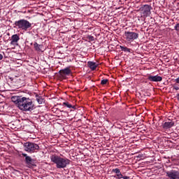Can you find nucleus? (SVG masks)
Returning <instances> with one entry per match:
<instances>
[{
  "instance_id": "25",
  "label": "nucleus",
  "mask_w": 179,
  "mask_h": 179,
  "mask_svg": "<svg viewBox=\"0 0 179 179\" xmlns=\"http://www.w3.org/2000/svg\"><path fill=\"white\" fill-rule=\"evenodd\" d=\"M175 82L179 85V77L175 79Z\"/></svg>"
},
{
  "instance_id": "21",
  "label": "nucleus",
  "mask_w": 179,
  "mask_h": 179,
  "mask_svg": "<svg viewBox=\"0 0 179 179\" xmlns=\"http://www.w3.org/2000/svg\"><path fill=\"white\" fill-rule=\"evenodd\" d=\"M107 82H108V80L107 79H103L101 81V84L102 85H107Z\"/></svg>"
},
{
  "instance_id": "11",
  "label": "nucleus",
  "mask_w": 179,
  "mask_h": 179,
  "mask_svg": "<svg viewBox=\"0 0 179 179\" xmlns=\"http://www.w3.org/2000/svg\"><path fill=\"white\" fill-rule=\"evenodd\" d=\"M20 40V37L17 34H14L11 36L10 45H17V42Z\"/></svg>"
},
{
  "instance_id": "17",
  "label": "nucleus",
  "mask_w": 179,
  "mask_h": 179,
  "mask_svg": "<svg viewBox=\"0 0 179 179\" xmlns=\"http://www.w3.org/2000/svg\"><path fill=\"white\" fill-rule=\"evenodd\" d=\"M120 50L124 52H131V49L128 48L127 46L120 45Z\"/></svg>"
},
{
  "instance_id": "15",
  "label": "nucleus",
  "mask_w": 179,
  "mask_h": 179,
  "mask_svg": "<svg viewBox=\"0 0 179 179\" xmlns=\"http://www.w3.org/2000/svg\"><path fill=\"white\" fill-rule=\"evenodd\" d=\"M87 65L89 68L92 69V71H94L97 66H99V64L94 62H88Z\"/></svg>"
},
{
  "instance_id": "24",
  "label": "nucleus",
  "mask_w": 179,
  "mask_h": 179,
  "mask_svg": "<svg viewBox=\"0 0 179 179\" xmlns=\"http://www.w3.org/2000/svg\"><path fill=\"white\" fill-rule=\"evenodd\" d=\"M174 29L176 30V31H179V23L176 24Z\"/></svg>"
},
{
  "instance_id": "26",
  "label": "nucleus",
  "mask_w": 179,
  "mask_h": 179,
  "mask_svg": "<svg viewBox=\"0 0 179 179\" xmlns=\"http://www.w3.org/2000/svg\"><path fill=\"white\" fill-rule=\"evenodd\" d=\"M3 58V55L2 54H0V61Z\"/></svg>"
},
{
  "instance_id": "12",
  "label": "nucleus",
  "mask_w": 179,
  "mask_h": 179,
  "mask_svg": "<svg viewBox=\"0 0 179 179\" xmlns=\"http://www.w3.org/2000/svg\"><path fill=\"white\" fill-rule=\"evenodd\" d=\"M174 124L175 123L173 121L165 122L162 124V128H164V129H170V128H173V127H174Z\"/></svg>"
},
{
  "instance_id": "6",
  "label": "nucleus",
  "mask_w": 179,
  "mask_h": 179,
  "mask_svg": "<svg viewBox=\"0 0 179 179\" xmlns=\"http://www.w3.org/2000/svg\"><path fill=\"white\" fill-rule=\"evenodd\" d=\"M124 37L127 41H134V40H136L138 37H139V34L136 32L125 31Z\"/></svg>"
},
{
  "instance_id": "29",
  "label": "nucleus",
  "mask_w": 179,
  "mask_h": 179,
  "mask_svg": "<svg viewBox=\"0 0 179 179\" xmlns=\"http://www.w3.org/2000/svg\"><path fill=\"white\" fill-rule=\"evenodd\" d=\"M136 157H139V156H136Z\"/></svg>"
},
{
  "instance_id": "8",
  "label": "nucleus",
  "mask_w": 179,
  "mask_h": 179,
  "mask_svg": "<svg viewBox=\"0 0 179 179\" xmlns=\"http://www.w3.org/2000/svg\"><path fill=\"white\" fill-rule=\"evenodd\" d=\"M25 164L29 169L36 167V159H34L31 157H25Z\"/></svg>"
},
{
  "instance_id": "23",
  "label": "nucleus",
  "mask_w": 179,
  "mask_h": 179,
  "mask_svg": "<svg viewBox=\"0 0 179 179\" xmlns=\"http://www.w3.org/2000/svg\"><path fill=\"white\" fill-rule=\"evenodd\" d=\"M87 38L90 41H94V37L93 36H88Z\"/></svg>"
},
{
  "instance_id": "28",
  "label": "nucleus",
  "mask_w": 179,
  "mask_h": 179,
  "mask_svg": "<svg viewBox=\"0 0 179 179\" xmlns=\"http://www.w3.org/2000/svg\"><path fill=\"white\" fill-rule=\"evenodd\" d=\"M24 157H29L27 154H22Z\"/></svg>"
},
{
  "instance_id": "27",
  "label": "nucleus",
  "mask_w": 179,
  "mask_h": 179,
  "mask_svg": "<svg viewBox=\"0 0 179 179\" xmlns=\"http://www.w3.org/2000/svg\"><path fill=\"white\" fill-rule=\"evenodd\" d=\"M177 100L179 101V94H176Z\"/></svg>"
},
{
  "instance_id": "2",
  "label": "nucleus",
  "mask_w": 179,
  "mask_h": 179,
  "mask_svg": "<svg viewBox=\"0 0 179 179\" xmlns=\"http://www.w3.org/2000/svg\"><path fill=\"white\" fill-rule=\"evenodd\" d=\"M14 24L16 26V27H17V29H20V30H24V31L31 30V23L24 19L15 21Z\"/></svg>"
},
{
  "instance_id": "1",
  "label": "nucleus",
  "mask_w": 179,
  "mask_h": 179,
  "mask_svg": "<svg viewBox=\"0 0 179 179\" xmlns=\"http://www.w3.org/2000/svg\"><path fill=\"white\" fill-rule=\"evenodd\" d=\"M18 108L21 111H24L25 113H31V111L36 108L34 101L29 97L23 96L20 102Z\"/></svg>"
},
{
  "instance_id": "3",
  "label": "nucleus",
  "mask_w": 179,
  "mask_h": 179,
  "mask_svg": "<svg viewBox=\"0 0 179 179\" xmlns=\"http://www.w3.org/2000/svg\"><path fill=\"white\" fill-rule=\"evenodd\" d=\"M51 160L57 169H65L69 164V159L62 157H52Z\"/></svg>"
},
{
  "instance_id": "16",
  "label": "nucleus",
  "mask_w": 179,
  "mask_h": 179,
  "mask_svg": "<svg viewBox=\"0 0 179 179\" xmlns=\"http://www.w3.org/2000/svg\"><path fill=\"white\" fill-rule=\"evenodd\" d=\"M36 101L38 103V104H43V103H44V99H43V96L36 95Z\"/></svg>"
},
{
  "instance_id": "13",
  "label": "nucleus",
  "mask_w": 179,
  "mask_h": 179,
  "mask_svg": "<svg viewBox=\"0 0 179 179\" xmlns=\"http://www.w3.org/2000/svg\"><path fill=\"white\" fill-rule=\"evenodd\" d=\"M59 73H60V76L62 77V78H65V76L66 75H70L71 74V70L69 69V68L66 67V69H62L59 71Z\"/></svg>"
},
{
  "instance_id": "19",
  "label": "nucleus",
  "mask_w": 179,
  "mask_h": 179,
  "mask_svg": "<svg viewBox=\"0 0 179 179\" xmlns=\"http://www.w3.org/2000/svg\"><path fill=\"white\" fill-rule=\"evenodd\" d=\"M112 172H113V173H115L116 176H117V174L121 173V171H120V169H118V168H116V169H113V170H112Z\"/></svg>"
},
{
  "instance_id": "20",
  "label": "nucleus",
  "mask_w": 179,
  "mask_h": 179,
  "mask_svg": "<svg viewBox=\"0 0 179 179\" xmlns=\"http://www.w3.org/2000/svg\"><path fill=\"white\" fill-rule=\"evenodd\" d=\"M173 90H179V87L177 84L173 85Z\"/></svg>"
},
{
  "instance_id": "18",
  "label": "nucleus",
  "mask_w": 179,
  "mask_h": 179,
  "mask_svg": "<svg viewBox=\"0 0 179 179\" xmlns=\"http://www.w3.org/2000/svg\"><path fill=\"white\" fill-rule=\"evenodd\" d=\"M63 106L67 107V108H75V106H72L69 102H64Z\"/></svg>"
},
{
  "instance_id": "5",
  "label": "nucleus",
  "mask_w": 179,
  "mask_h": 179,
  "mask_svg": "<svg viewBox=\"0 0 179 179\" xmlns=\"http://www.w3.org/2000/svg\"><path fill=\"white\" fill-rule=\"evenodd\" d=\"M152 7L148 4H145L140 8L141 11V16L143 17H148L152 14Z\"/></svg>"
},
{
  "instance_id": "7",
  "label": "nucleus",
  "mask_w": 179,
  "mask_h": 179,
  "mask_svg": "<svg viewBox=\"0 0 179 179\" xmlns=\"http://www.w3.org/2000/svg\"><path fill=\"white\" fill-rule=\"evenodd\" d=\"M169 179H179V171L171 170L166 173Z\"/></svg>"
},
{
  "instance_id": "10",
  "label": "nucleus",
  "mask_w": 179,
  "mask_h": 179,
  "mask_svg": "<svg viewBox=\"0 0 179 179\" xmlns=\"http://www.w3.org/2000/svg\"><path fill=\"white\" fill-rule=\"evenodd\" d=\"M148 80L150 82H162L163 80V78L159 76H148Z\"/></svg>"
},
{
  "instance_id": "4",
  "label": "nucleus",
  "mask_w": 179,
  "mask_h": 179,
  "mask_svg": "<svg viewBox=\"0 0 179 179\" xmlns=\"http://www.w3.org/2000/svg\"><path fill=\"white\" fill-rule=\"evenodd\" d=\"M24 150L26 152H29V153H34L36 150H38L40 149V146L36 143L27 142L24 143Z\"/></svg>"
},
{
  "instance_id": "22",
  "label": "nucleus",
  "mask_w": 179,
  "mask_h": 179,
  "mask_svg": "<svg viewBox=\"0 0 179 179\" xmlns=\"http://www.w3.org/2000/svg\"><path fill=\"white\" fill-rule=\"evenodd\" d=\"M116 177L118 179H121V178H123L124 176H122V173H121L120 172V173H118L117 175H116Z\"/></svg>"
},
{
  "instance_id": "9",
  "label": "nucleus",
  "mask_w": 179,
  "mask_h": 179,
  "mask_svg": "<svg viewBox=\"0 0 179 179\" xmlns=\"http://www.w3.org/2000/svg\"><path fill=\"white\" fill-rule=\"evenodd\" d=\"M22 99H23V96H13L11 97V101L13 103H15V104L17 106V107L19 108V106L20 105V102L22 101Z\"/></svg>"
},
{
  "instance_id": "14",
  "label": "nucleus",
  "mask_w": 179,
  "mask_h": 179,
  "mask_svg": "<svg viewBox=\"0 0 179 179\" xmlns=\"http://www.w3.org/2000/svg\"><path fill=\"white\" fill-rule=\"evenodd\" d=\"M34 47L35 48V51H38V52H43L44 51L43 50L44 46L43 45L37 43V42H35L34 43Z\"/></svg>"
}]
</instances>
